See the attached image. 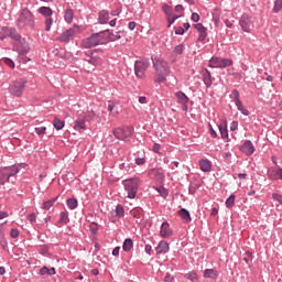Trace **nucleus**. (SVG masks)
<instances>
[{
  "mask_svg": "<svg viewBox=\"0 0 282 282\" xmlns=\"http://www.w3.org/2000/svg\"><path fill=\"white\" fill-rule=\"evenodd\" d=\"M175 96L180 105H188V96H186V94H184L182 90L176 91Z\"/></svg>",
  "mask_w": 282,
  "mask_h": 282,
  "instance_id": "a878e982",
  "label": "nucleus"
},
{
  "mask_svg": "<svg viewBox=\"0 0 282 282\" xmlns=\"http://www.w3.org/2000/svg\"><path fill=\"white\" fill-rule=\"evenodd\" d=\"M134 129L131 126H123L116 128L112 133L117 140H121L122 142H129L133 135Z\"/></svg>",
  "mask_w": 282,
  "mask_h": 282,
  "instance_id": "39448f33",
  "label": "nucleus"
},
{
  "mask_svg": "<svg viewBox=\"0 0 282 282\" xmlns=\"http://www.w3.org/2000/svg\"><path fill=\"white\" fill-rule=\"evenodd\" d=\"M242 260H243L245 263H247V265H249V268H250V261H252V252L247 251V252L245 253V257H243Z\"/></svg>",
  "mask_w": 282,
  "mask_h": 282,
  "instance_id": "a18cd8bd",
  "label": "nucleus"
},
{
  "mask_svg": "<svg viewBox=\"0 0 282 282\" xmlns=\"http://www.w3.org/2000/svg\"><path fill=\"white\" fill-rule=\"evenodd\" d=\"M89 230L93 236L97 235L98 234V224L91 223L89 226Z\"/></svg>",
  "mask_w": 282,
  "mask_h": 282,
  "instance_id": "3c124183",
  "label": "nucleus"
},
{
  "mask_svg": "<svg viewBox=\"0 0 282 282\" xmlns=\"http://www.w3.org/2000/svg\"><path fill=\"white\" fill-rule=\"evenodd\" d=\"M238 111H240V113H242V116H250V111L248 110V108H246L243 106L242 101H239L238 104H235Z\"/></svg>",
  "mask_w": 282,
  "mask_h": 282,
  "instance_id": "473e14b6",
  "label": "nucleus"
},
{
  "mask_svg": "<svg viewBox=\"0 0 282 282\" xmlns=\"http://www.w3.org/2000/svg\"><path fill=\"white\" fill-rule=\"evenodd\" d=\"M28 219L31 224H34L36 221V214L32 213L28 216Z\"/></svg>",
  "mask_w": 282,
  "mask_h": 282,
  "instance_id": "052dcab7",
  "label": "nucleus"
},
{
  "mask_svg": "<svg viewBox=\"0 0 282 282\" xmlns=\"http://www.w3.org/2000/svg\"><path fill=\"white\" fill-rule=\"evenodd\" d=\"M120 256V247H116L113 250H112V257H119Z\"/></svg>",
  "mask_w": 282,
  "mask_h": 282,
  "instance_id": "69168bd1",
  "label": "nucleus"
},
{
  "mask_svg": "<svg viewBox=\"0 0 282 282\" xmlns=\"http://www.w3.org/2000/svg\"><path fill=\"white\" fill-rule=\"evenodd\" d=\"M239 129V122L238 121H232L230 123V131H237Z\"/></svg>",
  "mask_w": 282,
  "mask_h": 282,
  "instance_id": "4d7b16f0",
  "label": "nucleus"
},
{
  "mask_svg": "<svg viewBox=\"0 0 282 282\" xmlns=\"http://www.w3.org/2000/svg\"><path fill=\"white\" fill-rule=\"evenodd\" d=\"M66 205H67V208L69 210H76V208H78V199H76V198H68L66 200Z\"/></svg>",
  "mask_w": 282,
  "mask_h": 282,
  "instance_id": "7c9ffc66",
  "label": "nucleus"
},
{
  "mask_svg": "<svg viewBox=\"0 0 282 282\" xmlns=\"http://www.w3.org/2000/svg\"><path fill=\"white\" fill-rule=\"evenodd\" d=\"M151 250H153V247H151V245H145L144 247V251L147 254H149L151 257Z\"/></svg>",
  "mask_w": 282,
  "mask_h": 282,
  "instance_id": "e2e57ef3",
  "label": "nucleus"
},
{
  "mask_svg": "<svg viewBox=\"0 0 282 282\" xmlns=\"http://www.w3.org/2000/svg\"><path fill=\"white\" fill-rule=\"evenodd\" d=\"M64 20L66 23H72V21H74V10L73 9L65 10Z\"/></svg>",
  "mask_w": 282,
  "mask_h": 282,
  "instance_id": "2f4dec72",
  "label": "nucleus"
},
{
  "mask_svg": "<svg viewBox=\"0 0 282 282\" xmlns=\"http://www.w3.org/2000/svg\"><path fill=\"white\" fill-rule=\"evenodd\" d=\"M39 14L42 17H45V19L52 18V14H54V11L50 7H40L37 9Z\"/></svg>",
  "mask_w": 282,
  "mask_h": 282,
  "instance_id": "5701e85b",
  "label": "nucleus"
},
{
  "mask_svg": "<svg viewBox=\"0 0 282 282\" xmlns=\"http://www.w3.org/2000/svg\"><path fill=\"white\" fill-rule=\"evenodd\" d=\"M241 153L245 155H252L254 153V144L250 140H246L240 147Z\"/></svg>",
  "mask_w": 282,
  "mask_h": 282,
  "instance_id": "dca6fc26",
  "label": "nucleus"
},
{
  "mask_svg": "<svg viewBox=\"0 0 282 282\" xmlns=\"http://www.w3.org/2000/svg\"><path fill=\"white\" fill-rule=\"evenodd\" d=\"M164 281L165 282H173V281H175V278L173 275H171V273H166Z\"/></svg>",
  "mask_w": 282,
  "mask_h": 282,
  "instance_id": "680f3d73",
  "label": "nucleus"
},
{
  "mask_svg": "<svg viewBox=\"0 0 282 282\" xmlns=\"http://www.w3.org/2000/svg\"><path fill=\"white\" fill-rule=\"evenodd\" d=\"M58 199V196H56L55 198L48 199L46 202L43 203V208L44 210H50L53 206L54 203Z\"/></svg>",
  "mask_w": 282,
  "mask_h": 282,
  "instance_id": "72a5a7b5",
  "label": "nucleus"
},
{
  "mask_svg": "<svg viewBox=\"0 0 282 282\" xmlns=\"http://www.w3.org/2000/svg\"><path fill=\"white\" fill-rule=\"evenodd\" d=\"M192 21L194 22V23H198V21H199V15L197 14V13H192Z\"/></svg>",
  "mask_w": 282,
  "mask_h": 282,
  "instance_id": "0e129e2a",
  "label": "nucleus"
},
{
  "mask_svg": "<svg viewBox=\"0 0 282 282\" xmlns=\"http://www.w3.org/2000/svg\"><path fill=\"white\" fill-rule=\"evenodd\" d=\"M175 54H183L184 53V44H178L174 48Z\"/></svg>",
  "mask_w": 282,
  "mask_h": 282,
  "instance_id": "6e6d98bb",
  "label": "nucleus"
},
{
  "mask_svg": "<svg viewBox=\"0 0 282 282\" xmlns=\"http://www.w3.org/2000/svg\"><path fill=\"white\" fill-rule=\"evenodd\" d=\"M218 129L223 139L228 138V127L226 124H219Z\"/></svg>",
  "mask_w": 282,
  "mask_h": 282,
  "instance_id": "c9c22d12",
  "label": "nucleus"
},
{
  "mask_svg": "<svg viewBox=\"0 0 282 282\" xmlns=\"http://www.w3.org/2000/svg\"><path fill=\"white\" fill-rule=\"evenodd\" d=\"M52 25H54V19L45 18V32H50V30H52Z\"/></svg>",
  "mask_w": 282,
  "mask_h": 282,
  "instance_id": "a19ab883",
  "label": "nucleus"
},
{
  "mask_svg": "<svg viewBox=\"0 0 282 282\" xmlns=\"http://www.w3.org/2000/svg\"><path fill=\"white\" fill-rule=\"evenodd\" d=\"M231 96H232V98H234L235 105L241 102V99L239 98V96H240L239 90L234 89V90L231 91Z\"/></svg>",
  "mask_w": 282,
  "mask_h": 282,
  "instance_id": "37998d69",
  "label": "nucleus"
},
{
  "mask_svg": "<svg viewBox=\"0 0 282 282\" xmlns=\"http://www.w3.org/2000/svg\"><path fill=\"white\" fill-rule=\"evenodd\" d=\"M115 212L117 217H124V208L122 207V205H117Z\"/></svg>",
  "mask_w": 282,
  "mask_h": 282,
  "instance_id": "de8ad7c7",
  "label": "nucleus"
},
{
  "mask_svg": "<svg viewBox=\"0 0 282 282\" xmlns=\"http://www.w3.org/2000/svg\"><path fill=\"white\" fill-rule=\"evenodd\" d=\"M156 191L159 193V195H161V197H169V191H166V188L164 187H156Z\"/></svg>",
  "mask_w": 282,
  "mask_h": 282,
  "instance_id": "8fccbe9b",
  "label": "nucleus"
},
{
  "mask_svg": "<svg viewBox=\"0 0 282 282\" xmlns=\"http://www.w3.org/2000/svg\"><path fill=\"white\" fill-rule=\"evenodd\" d=\"M213 76L210 75V70H208V69H205L204 72H203V82H204V85H205V87H212V85H213Z\"/></svg>",
  "mask_w": 282,
  "mask_h": 282,
  "instance_id": "b1692460",
  "label": "nucleus"
},
{
  "mask_svg": "<svg viewBox=\"0 0 282 282\" xmlns=\"http://www.w3.org/2000/svg\"><path fill=\"white\" fill-rule=\"evenodd\" d=\"M10 235L12 239H17L19 237V229H11Z\"/></svg>",
  "mask_w": 282,
  "mask_h": 282,
  "instance_id": "bf43d9fd",
  "label": "nucleus"
},
{
  "mask_svg": "<svg viewBox=\"0 0 282 282\" xmlns=\"http://www.w3.org/2000/svg\"><path fill=\"white\" fill-rule=\"evenodd\" d=\"M204 279H213L214 281H217V270L206 269L204 271Z\"/></svg>",
  "mask_w": 282,
  "mask_h": 282,
  "instance_id": "c85d7f7f",
  "label": "nucleus"
},
{
  "mask_svg": "<svg viewBox=\"0 0 282 282\" xmlns=\"http://www.w3.org/2000/svg\"><path fill=\"white\" fill-rule=\"evenodd\" d=\"M122 186L127 193L128 199H135L138 196V188H140V178H126L122 181Z\"/></svg>",
  "mask_w": 282,
  "mask_h": 282,
  "instance_id": "20e7f679",
  "label": "nucleus"
},
{
  "mask_svg": "<svg viewBox=\"0 0 282 282\" xmlns=\"http://www.w3.org/2000/svg\"><path fill=\"white\" fill-rule=\"evenodd\" d=\"M53 126L56 129V131H61L65 128V122H63L61 119L55 118L53 121Z\"/></svg>",
  "mask_w": 282,
  "mask_h": 282,
  "instance_id": "f704fd0d",
  "label": "nucleus"
},
{
  "mask_svg": "<svg viewBox=\"0 0 282 282\" xmlns=\"http://www.w3.org/2000/svg\"><path fill=\"white\" fill-rule=\"evenodd\" d=\"M34 13H32V11H30L28 8L21 9L17 20L18 28H34Z\"/></svg>",
  "mask_w": 282,
  "mask_h": 282,
  "instance_id": "7ed1b4c3",
  "label": "nucleus"
},
{
  "mask_svg": "<svg viewBox=\"0 0 282 282\" xmlns=\"http://www.w3.org/2000/svg\"><path fill=\"white\" fill-rule=\"evenodd\" d=\"M13 52H18L20 56H25V54L30 53V44L25 39L20 37L13 45Z\"/></svg>",
  "mask_w": 282,
  "mask_h": 282,
  "instance_id": "9b49d317",
  "label": "nucleus"
},
{
  "mask_svg": "<svg viewBox=\"0 0 282 282\" xmlns=\"http://www.w3.org/2000/svg\"><path fill=\"white\" fill-rule=\"evenodd\" d=\"M153 67L155 69L154 83L160 85L161 83H166V78L171 74V66H169V62L164 59H153Z\"/></svg>",
  "mask_w": 282,
  "mask_h": 282,
  "instance_id": "f257e3e1",
  "label": "nucleus"
},
{
  "mask_svg": "<svg viewBox=\"0 0 282 282\" xmlns=\"http://www.w3.org/2000/svg\"><path fill=\"white\" fill-rule=\"evenodd\" d=\"M186 33V31L184 30V28L182 26H178L176 30H175V34L178 35V36H182Z\"/></svg>",
  "mask_w": 282,
  "mask_h": 282,
  "instance_id": "13d9d810",
  "label": "nucleus"
},
{
  "mask_svg": "<svg viewBox=\"0 0 282 282\" xmlns=\"http://www.w3.org/2000/svg\"><path fill=\"white\" fill-rule=\"evenodd\" d=\"M69 221V215L66 212L59 214L58 224H67Z\"/></svg>",
  "mask_w": 282,
  "mask_h": 282,
  "instance_id": "e433bc0d",
  "label": "nucleus"
},
{
  "mask_svg": "<svg viewBox=\"0 0 282 282\" xmlns=\"http://www.w3.org/2000/svg\"><path fill=\"white\" fill-rule=\"evenodd\" d=\"M40 274L41 276H45L47 274V276H54V274H56V268H47V267H43L42 269H40Z\"/></svg>",
  "mask_w": 282,
  "mask_h": 282,
  "instance_id": "bb28decb",
  "label": "nucleus"
},
{
  "mask_svg": "<svg viewBox=\"0 0 282 282\" xmlns=\"http://www.w3.org/2000/svg\"><path fill=\"white\" fill-rule=\"evenodd\" d=\"M45 131H47V128L45 127L35 128V133H37V135H45Z\"/></svg>",
  "mask_w": 282,
  "mask_h": 282,
  "instance_id": "603ef678",
  "label": "nucleus"
},
{
  "mask_svg": "<svg viewBox=\"0 0 282 282\" xmlns=\"http://www.w3.org/2000/svg\"><path fill=\"white\" fill-rule=\"evenodd\" d=\"M160 149H161V147H160L159 143H154V144H153L152 150H153L154 153H160Z\"/></svg>",
  "mask_w": 282,
  "mask_h": 282,
  "instance_id": "774afa93",
  "label": "nucleus"
},
{
  "mask_svg": "<svg viewBox=\"0 0 282 282\" xmlns=\"http://www.w3.org/2000/svg\"><path fill=\"white\" fill-rule=\"evenodd\" d=\"M21 171L19 166L12 165L0 169V186H6L10 182V177H14Z\"/></svg>",
  "mask_w": 282,
  "mask_h": 282,
  "instance_id": "423d86ee",
  "label": "nucleus"
},
{
  "mask_svg": "<svg viewBox=\"0 0 282 282\" xmlns=\"http://www.w3.org/2000/svg\"><path fill=\"white\" fill-rule=\"evenodd\" d=\"M178 215L185 224H191L192 221L191 213L186 208L180 209Z\"/></svg>",
  "mask_w": 282,
  "mask_h": 282,
  "instance_id": "393cba45",
  "label": "nucleus"
},
{
  "mask_svg": "<svg viewBox=\"0 0 282 282\" xmlns=\"http://www.w3.org/2000/svg\"><path fill=\"white\" fill-rule=\"evenodd\" d=\"M195 30L198 32L197 41L198 43H204L208 36V29L204 26L202 23H197L194 25Z\"/></svg>",
  "mask_w": 282,
  "mask_h": 282,
  "instance_id": "4468645a",
  "label": "nucleus"
},
{
  "mask_svg": "<svg viewBox=\"0 0 282 282\" xmlns=\"http://www.w3.org/2000/svg\"><path fill=\"white\" fill-rule=\"evenodd\" d=\"M239 25L242 30V32L250 33V30H252L253 24H252V18L248 15V13H243L239 20Z\"/></svg>",
  "mask_w": 282,
  "mask_h": 282,
  "instance_id": "f8f14e48",
  "label": "nucleus"
},
{
  "mask_svg": "<svg viewBox=\"0 0 282 282\" xmlns=\"http://www.w3.org/2000/svg\"><path fill=\"white\" fill-rule=\"evenodd\" d=\"M77 31L74 28H70L66 31H64L58 37L57 41H59V43H69V41H72V39H74V36H76Z\"/></svg>",
  "mask_w": 282,
  "mask_h": 282,
  "instance_id": "ddd939ff",
  "label": "nucleus"
},
{
  "mask_svg": "<svg viewBox=\"0 0 282 282\" xmlns=\"http://www.w3.org/2000/svg\"><path fill=\"white\" fill-rule=\"evenodd\" d=\"M2 63L10 67L11 69H14V61H12L10 57H3Z\"/></svg>",
  "mask_w": 282,
  "mask_h": 282,
  "instance_id": "79ce46f5",
  "label": "nucleus"
},
{
  "mask_svg": "<svg viewBox=\"0 0 282 282\" xmlns=\"http://www.w3.org/2000/svg\"><path fill=\"white\" fill-rule=\"evenodd\" d=\"M235 194H231L227 199H226V207L227 208H232L235 206Z\"/></svg>",
  "mask_w": 282,
  "mask_h": 282,
  "instance_id": "4c0bfd02",
  "label": "nucleus"
},
{
  "mask_svg": "<svg viewBox=\"0 0 282 282\" xmlns=\"http://www.w3.org/2000/svg\"><path fill=\"white\" fill-rule=\"evenodd\" d=\"M149 176L152 177V180H156V182H162L164 180V173L158 169H152L149 172Z\"/></svg>",
  "mask_w": 282,
  "mask_h": 282,
  "instance_id": "412c9836",
  "label": "nucleus"
},
{
  "mask_svg": "<svg viewBox=\"0 0 282 282\" xmlns=\"http://www.w3.org/2000/svg\"><path fill=\"white\" fill-rule=\"evenodd\" d=\"M104 32L107 36V42L110 41L111 43H113V42L120 41V39H122V35H121L120 31H117V32L113 33V30L107 29Z\"/></svg>",
  "mask_w": 282,
  "mask_h": 282,
  "instance_id": "a211bd4d",
  "label": "nucleus"
},
{
  "mask_svg": "<svg viewBox=\"0 0 282 282\" xmlns=\"http://www.w3.org/2000/svg\"><path fill=\"white\" fill-rule=\"evenodd\" d=\"M98 23H100V25H107V23H109V11L101 10L98 12Z\"/></svg>",
  "mask_w": 282,
  "mask_h": 282,
  "instance_id": "aec40b11",
  "label": "nucleus"
},
{
  "mask_svg": "<svg viewBox=\"0 0 282 282\" xmlns=\"http://www.w3.org/2000/svg\"><path fill=\"white\" fill-rule=\"evenodd\" d=\"M185 278L188 279V281H197L199 279L194 271L186 273Z\"/></svg>",
  "mask_w": 282,
  "mask_h": 282,
  "instance_id": "c03bdc74",
  "label": "nucleus"
},
{
  "mask_svg": "<svg viewBox=\"0 0 282 282\" xmlns=\"http://www.w3.org/2000/svg\"><path fill=\"white\" fill-rule=\"evenodd\" d=\"M74 129H75V131H85V129H87L85 119H77L75 121Z\"/></svg>",
  "mask_w": 282,
  "mask_h": 282,
  "instance_id": "c756f323",
  "label": "nucleus"
},
{
  "mask_svg": "<svg viewBox=\"0 0 282 282\" xmlns=\"http://www.w3.org/2000/svg\"><path fill=\"white\" fill-rule=\"evenodd\" d=\"M171 250V247L169 246V242L161 240L159 245L155 248L156 254H166Z\"/></svg>",
  "mask_w": 282,
  "mask_h": 282,
  "instance_id": "6ab92c4d",
  "label": "nucleus"
},
{
  "mask_svg": "<svg viewBox=\"0 0 282 282\" xmlns=\"http://www.w3.org/2000/svg\"><path fill=\"white\" fill-rule=\"evenodd\" d=\"M160 235L163 237V239H169V237L173 236V229H171V225L169 223H162Z\"/></svg>",
  "mask_w": 282,
  "mask_h": 282,
  "instance_id": "f3484780",
  "label": "nucleus"
},
{
  "mask_svg": "<svg viewBox=\"0 0 282 282\" xmlns=\"http://www.w3.org/2000/svg\"><path fill=\"white\" fill-rule=\"evenodd\" d=\"M232 65V59L224 58V57H212L209 59V67L214 69H224L226 67H230Z\"/></svg>",
  "mask_w": 282,
  "mask_h": 282,
  "instance_id": "9d476101",
  "label": "nucleus"
},
{
  "mask_svg": "<svg viewBox=\"0 0 282 282\" xmlns=\"http://www.w3.org/2000/svg\"><path fill=\"white\" fill-rule=\"evenodd\" d=\"M107 43V34L101 31L99 33H94L89 37L83 40L82 45L84 50H91L98 45H105Z\"/></svg>",
  "mask_w": 282,
  "mask_h": 282,
  "instance_id": "f03ea898",
  "label": "nucleus"
},
{
  "mask_svg": "<svg viewBox=\"0 0 282 282\" xmlns=\"http://www.w3.org/2000/svg\"><path fill=\"white\" fill-rule=\"evenodd\" d=\"M272 199H274L275 202H278L279 204H281L282 206V195L279 193H273L272 194Z\"/></svg>",
  "mask_w": 282,
  "mask_h": 282,
  "instance_id": "5fc2aeb1",
  "label": "nucleus"
},
{
  "mask_svg": "<svg viewBox=\"0 0 282 282\" xmlns=\"http://www.w3.org/2000/svg\"><path fill=\"white\" fill-rule=\"evenodd\" d=\"M162 10L166 17H171V14H173V9L169 4H163Z\"/></svg>",
  "mask_w": 282,
  "mask_h": 282,
  "instance_id": "49530a36",
  "label": "nucleus"
},
{
  "mask_svg": "<svg viewBox=\"0 0 282 282\" xmlns=\"http://www.w3.org/2000/svg\"><path fill=\"white\" fill-rule=\"evenodd\" d=\"M151 65V62H149V58H140L134 62V74L137 78H144V74L147 69H149Z\"/></svg>",
  "mask_w": 282,
  "mask_h": 282,
  "instance_id": "1a4fd4ad",
  "label": "nucleus"
},
{
  "mask_svg": "<svg viewBox=\"0 0 282 282\" xmlns=\"http://www.w3.org/2000/svg\"><path fill=\"white\" fill-rule=\"evenodd\" d=\"M198 164L200 166V171L204 173H210L213 169V163L210 161L202 159Z\"/></svg>",
  "mask_w": 282,
  "mask_h": 282,
  "instance_id": "4be33fe9",
  "label": "nucleus"
},
{
  "mask_svg": "<svg viewBox=\"0 0 282 282\" xmlns=\"http://www.w3.org/2000/svg\"><path fill=\"white\" fill-rule=\"evenodd\" d=\"M122 250L123 252H131L133 250V240L131 238L124 239Z\"/></svg>",
  "mask_w": 282,
  "mask_h": 282,
  "instance_id": "cd10ccee",
  "label": "nucleus"
},
{
  "mask_svg": "<svg viewBox=\"0 0 282 282\" xmlns=\"http://www.w3.org/2000/svg\"><path fill=\"white\" fill-rule=\"evenodd\" d=\"M25 85H28V80H25L24 78L17 79L12 84H10L9 94H11V96H15L17 98H21V96H23Z\"/></svg>",
  "mask_w": 282,
  "mask_h": 282,
  "instance_id": "6e6552de",
  "label": "nucleus"
},
{
  "mask_svg": "<svg viewBox=\"0 0 282 282\" xmlns=\"http://www.w3.org/2000/svg\"><path fill=\"white\" fill-rule=\"evenodd\" d=\"M188 193L189 195H195V193H197V185L191 183L188 186Z\"/></svg>",
  "mask_w": 282,
  "mask_h": 282,
  "instance_id": "864d4df0",
  "label": "nucleus"
},
{
  "mask_svg": "<svg viewBox=\"0 0 282 282\" xmlns=\"http://www.w3.org/2000/svg\"><path fill=\"white\" fill-rule=\"evenodd\" d=\"M2 32H3V34H7V36H9L13 41H15V43L18 41H20V39H22L21 34H19V32H17V29H14V28L3 26Z\"/></svg>",
  "mask_w": 282,
  "mask_h": 282,
  "instance_id": "2eb2a0df",
  "label": "nucleus"
},
{
  "mask_svg": "<svg viewBox=\"0 0 282 282\" xmlns=\"http://www.w3.org/2000/svg\"><path fill=\"white\" fill-rule=\"evenodd\" d=\"M212 17H213V21H214L215 25H218L219 21H220L219 10L215 9L212 13Z\"/></svg>",
  "mask_w": 282,
  "mask_h": 282,
  "instance_id": "58836bf2",
  "label": "nucleus"
},
{
  "mask_svg": "<svg viewBox=\"0 0 282 282\" xmlns=\"http://www.w3.org/2000/svg\"><path fill=\"white\" fill-rule=\"evenodd\" d=\"M209 133H210L212 138H217V131H215L213 126H209Z\"/></svg>",
  "mask_w": 282,
  "mask_h": 282,
  "instance_id": "338daca9",
  "label": "nucleus"
},
{
  "mask_svg": "<svg viewBox=\"0 0 282 282\" xmlns=\"http://www.w3.org/2000/svg\"><path fill=\"white\" fill-rule=\"evenodd\" d=\"M281 9H282V0H275L274 7H273L274 14H279V12H281Z\"/></svg>",
  "mask_w": 282,
  "mask_h": 282,
  "instance_id": "ea45409f",
  "label": "nucleus"
},
{
  "mask_svg": "<svg viewBox=\"0 0 282 282\" xmlns=\"http://www.w3.org/2000/svg\"><path fill=\"white\" fill-rule=\"evenodd\" d=\"M85 56H87L85 61L86 63H89V65H94L95 67L102 65L101 50L85 51Z\"/></svg>",
  "mask_w": 282,
  "mask_h": 282,
  "instance_id": "0eeeda50",
  "label": "nucleus"
},
{
  "mask_svg": "<svg viewBox=\"0 0 282 282\" xmlns=\"http://www.w3.org/2000/svg\"><path fill=\"white\" fill-rule=\"evenodd\" d=\"M134 164H137V166H144V164H147V158H135Z\"/></svg>",
  "mask_w": 282,
  "mask_h": 282,
  "instance_id": "09e8293b",
  "label": "nucleus"
}]
</instances>
